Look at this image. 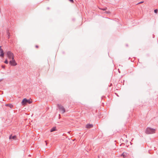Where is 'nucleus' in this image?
<instances>
[{"instance_id": "obj_1", "label": "nucleus", "mask_w": 158, "mask_h": 158, "mask_svg": "<svg viewBox=\"0 0 158 158\" xmlns=\"http://www.w3.org/2000/svg\"><path fill=\"white\" fill-rule=\"evenodd\" d=\"M156 130L150 127H147L145 133L148 134H153L155 132Z\"/></svg>"}, {"instance_id": "obj_2", "label": "nucleus", "mask_w": 158, "mask_h": 158, "mask_svg": "<svg viewBox=\"0 0 158 158\" xmlns=\"http://www.w3.org/2000/svg\"><path fill=\"white\" fill-rule=\"evenodd\" d=\"M57 106L62 114H64L65 112V110L63 106L60 104H58Z\"/></svg>"}, {"instance_id": "obj_3", "label": "nucleus", "mask_w": 158, "mask_h": 158, "mask_svg": "<svg viewBox=\"0 0 158 158\" xmlns=\"http://www.w3.org/2000/svg\"><path fill=\"white\" fill-rule=\"evenodd\" d=\"M32 101L30 99H27L26 98H24L21 102L22 104L23 105H26L27 103L31 104Z\"/></svg>"}, {"instance_id": "obj_4", "label": "nucleus", "mask_w": 158, "mask_h": 158, "mask_svg": "<svg viewBox=\"0 0 158 158\" xmlns=\"http://www.w3.org/2000/svg\"><path fill=\"white\" fill-rule=\"evenodd\" d=\"M7 57L10 59H13V58H14L13 53L10 51H8L7 52Z\"/></svg>"}, {"instance_id": "obj_5", "label": "nucleus", "mask_w": 158, "mask_h": 158, "mask_svg": "<svg viewBox=\"0 0 158 158\" xmlns=\"http://www.w3.org/2000/svg\"><path fill=\"white\" fill-rule=\"evenodd\" d=\"M9 63L11 65L13 66H15L17 65V63H16L14 59V58H13V59L10 61Z\"/></svg>"}, {"instance_id": "obj_6", "label": "nucleus", "mask_w": 158, "mask_h": 158, "mask_svg": "<svg viewBox=\"0 0 158 158\" xmlns=\"http://www.w3.org/2000/svg\"><path fill=\"white\" fill-rule=\"evenodd\" d=\"M0 56L3 57L4 55V53L3 52V50L1 48V46H0Z\"/></svg>"}, {"instance_id": "obj_7", "label": "nucleus", "mask_w": 158, "mask_h": 158, "mask_svg": "<svg viewBox=\"0 0 158 158\" xmlns=\"http://www.w3.org/2000/svg\"><path fill=\"white\" fill-rule=\"evenodd\" d=\"M9 139L10 140L12 139H13V140H16V135H11L9 136Z\"/></svg>"}, {"instance_id": "obj_8", "label": "nucleus", "mask_w": 158, "mask_h": 158, "mask_svg": "<svg viewBox=\"0 0 158 158\" xmlns=\"http://www.w3.org/2000/svg\"><path fill=\"white\" fill-rule=\"evenodd\" d=\"M5 105L6 106H8L10 107L11 109L13 107V105L11 104H6Z\"/></svg>"}, {"instance_id": "obj_9", "label": "nucleus", "mask_w": 158, "mask_h": 158, "mask_svg": "<svg viewBox=\"0 0 158 158\" xmlns=\"http://www.w3.org/2000/svg\"><path fill=\"white\" fill-rule=\"evenodd\" d=\"M93 127V125L91 124H87L86 126V128H90Z\"/></svg>"}, {"instance_id": "obj_10", "label": "nucleus", "mask_w": 158, "mask_h": 158, "mask_svg": "<svg viewBox=\"0 0 158 158\" xmlns=\"http://www.w3.org/2000/svg\"><path fill=\"white\" fill-rule=\"evenodd\" d=\"M56 130V127H54L52 128L50 130V131L51 132H53L54 131H55Z\"/></svg>"}, {"instance_id": "obj_11", "label": "nucleus", "mask_w": 158, "mask_h": 158, "mask_svg": "<svg viewBox=\"0 0 158 158\" xmlns=\"http://www.w3.org/2000/svg\"><path fill=\"white\" fill-rule=\"evenodd\" d=\"M6 33L8 35V38L9 39L10 35V33L9 32V30L7 31Z\"/></svg>"}, {"instance_id": "obj_12", "label": "nucleus", "mask_w": 158, "mask_h": 158, "mask_svg": "<svg viewBox=\"0 0 158 158\" xmlns=\"http://www.w3.org/2000/svg\"><path fill=\"white\" fill-rule=\"evenodd\" d=\"M4 63L6 64H8V61L7 60H6L4 61Z\"/></svg>"}, {"instance_id": "obj_13", "label": "nucleus", "mask_w": 158, "mask_h": 158, "mask_svg": "<svg viewBox=\"0 0 158 158\" xmlns=\"http://www.w3.org/2000/svg\"><path fill=\"white\" fill-rule=\"evenodd\" d=\"M154 11L155 13H157L158 12L157 9H156Z\"/></svg>"}, {"instance_id": "obj_14", "label": "nucleus", "mask_w": 158, "mask_h": 158, "mask_svg": "<svg viewBox=\"0 0 158 158\" xmlns=\"http://www.w3.org/2000/svg\"><path fill=\"white\" fill-rule=\"evenodd\" d=\"M122 156H123L124 157H125L126 156L125 155L124 153L122 154Z\"/></svg>"}, {"instance_id": "obj_15", "label": "nucleus", "mask_w": 158, "mask_h": 158, "mask_svg": "<svg viewBox=\"0 0 158 158\" xmlns=\"http://www.w3.org/2000/svg\"><path fill=\"white\" fill-rule=\"evenodd\" d=\"M106 9H107V8H104L102 9L103 10H106Z\"/></svg>"}, {"instance_id": "obj_16", "label": "nucleus", "mask_w": 158, "mask_h": 158, "mask_svg": "<svg viewBox=\"0 0 158 158\" xmlns=\"http://www.w3.org/2000/svg\"><path fill=\"white\" fill-rule=\"evenodd\" d=\"M2 67L3 69H4L5 68V66L2 65Z\"/></svg>"}, {"instance_id": "obj_17", "label": "nucleus", "mask_w": 158, "mask_h": 158, "mask_svg": "<svg viewBox=\"0 0 158 158\" xmlns=\"http://www.w3.org/2000/svg\"><path fill=\"white\" fill-rule=\"evenodd\" d=\"M69 1L72 2H73V0H69Z\"/></svg>"}, {"instance_id": "obj_18", "label": "nucleus", "mask_w": 158, "mask_h": 158, "mask_svg": "<svg viewBox=\"0 0 158 158\" xmlns=\"http://www.w3.org/2000/svg\"><path fill=\"white\" fill-rule=\"evenodd\" d=\"M143 2H141L138 3V4L141 3Z\"/></svg>"}, {"instance_id": "obj_19", "label": "nucleus", "mask_w": 158, "mask_h": 158, "mask_svg": "<svg viewBox=\"0 0 158 158\" xmlns=\"http://www.w3.org/2000/svg\"><path fill=\"white\" fill-rule=\"evenodd\" d=\"M35 47H36V48H38V46H37V45H36V46H35Z\"/></svg>"}, {"instance_id": "obj_20", "label": "nucleus", "mask_w": 158, "mask_h": 158, "mask_svg": "<svg viewBox=\"0 0 158 158\" xmlns=\"http://www.w3.org/2000/svg\"><path fill=\"white\" fill-rule=\"evenodd\" d=\"M45 142L46 143V144H47V143H46V141H45Z\"/></svg>"}]
</instances>
